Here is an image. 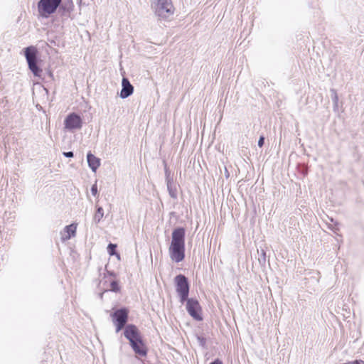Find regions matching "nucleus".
<instances>
[{"label": "nucleus", "mask_w": 364, "mask_h": 364, "mask_svg": "<svg viewBox=\"0 0 364 364\" xmlns=\"http://www.w3.org/2000/svg\"><path fill=\"white\" fill-rule=\"evenodd\" d=\"M168 252L170 258L175 262H180L184 259L185 230L183 228H177L173 231Z\"/></svg>", "instance_id": "1"}, {"label": "nucleus", "mask_w": 364, "mask_h": 364, "mask_svg": "<svg viewBox=\"0 0 364 364\" xmlns=\"http://www.w3.org/2000/svg\"><path fill=\"white\" fill-rule=\"evenodd\" d=\"M151 9L160 18L166 19L174 13L171 0H151Z\"/></svg>", "instance_id": "2"}, {"label": "nucleus", "mask_w": 364, "mask_h": 364, "mask_svg": "<svg viewBox=\"0 0 364 364\" xmlns=\"http://www.w3.org/2000/svg\"><path fill=\"white\" fill-rule=\"evenodd\" d=\"M62 0H40L38 3V11L43 18H48L54 14Z\"/></svg>", "instance_id": "3"}, {"label": "nucleus", "mask_w": 364, "mask_h": 364, "mask_svg": "<svg viewBox=\"0 0 364 364\" xmlns=\"http://www.w3.org/2000/svg\"><path fill=\"white\" fill-rule=\"evenodd\" d=\"M36 53V48L33 46H29L25 49V57L29 69L35 76L40 77L42 73V70L37 66Z\"/></svg>", "instance_id": "4"}, {"label": "nucleus", "mask_w": 364, "mask_h": 364, "mask_svg": "<svg viewBox=\"0 0 364 364\" xmlns=\"http://www.w3.org/2000/svg\"><path fill=\"white\" fill-rule=\"evenodd\" d=\"M176 291L181 298V302L183 303L187 299L189 292V286L187 279L183 275H178L175 277Z\"/></svg>", "instance_id": "5"}, {"label": "nucleus", "mask_w": 364, "mask_h": 364, "mask_svg": "<svg viewBox=\"0 0 364 364\" xmlns=\"http://www.w3.org/2000/svg\"><path fill=\"white\" fill-rule=\"evenodd\" d=\"M64 126V128L68 131L78 130L82 128V120L78 114L71 113L65 117Z\"/></svg>", "instance_id": "6"}, {"label": "nucleus", "mask_w": 364, "mask_h": 364, "mask_svg": "<svg viewBox=\"0 0 364 364\" xmlns=\"http://www.w3.org/2000/svg\"><path fill=\"white\" fill-rule=\"evenodd\" d=\"M112 321L116 326V332L120 331L125 326L128 318V311L124 309L117 310L112 314Z\"/></svg>", "instance_id": "7"}, {"label": "nucleus", "mask_w": 364, "mask_h": 364, "mask_svg": "<svg viewBox=\"0 0 364 364\" xmlns=\"http://www.w3.org/2000/svg\"><path fill=\"white\" fill-rule=\"evenodd\" d=\"M186 309L188 314L196 320L200 321V306L198 301L193 299H187Z\"/></svg>", "instance_id": "8"}, {"label": "nucleus", "mask_w": 364, "mask_h": 364, "mask_svg": "<svg viewBox=\"0 0 364 364\" xmlns=\"http://www.w3.org/2000/svg\"><path fill=\"white\" fill-rule=\"evenodd\" d=\"M124 334L126 338L129 341L130 343L134 341H139V340L141 338L139 331L136 326L132 324L126 326Z\"/></svg>", "instance_id": "9"}, {"label": "nucleus", "mask_w": 364, "mask_h": 364, "mask_svg": "<svg viewBox=\"0 0 364 364\" xmlns=\"http://www.w3.org/2000/svg\"><path fill=\"white\" fill-rule=\"evenodd\" d=\"M77 226V223H72L65 226L60 232L61 240L65 242L75 237L76 235Z\"/></svg>", "instance_id": "10"}, {"label": "nucleus", "mask_w": 364, "mask_h": 364, "mask_svg": "<svg viewBox=\"0 0 364 364\" xmlns=\"http://www.w3.org/2000/svg\"><path fill=\"white\" fill-rule=\"evenodd\" d=\"M134 353L139 357H145L147 354V348L142 341V338L139 339V341H134L130 343Z\"/></svg>", "instance_id": "11"}, {"label": "nucleus", "mask_w": 364, "mask_h": 364, "mask_svg": "<svg viewBox=\"0 0 364 364\" xmlns=\"http://www.w3.org/2000/svg\"><path fill=\"white\" fill-rule=\"evenodd\" d=\"M122 89L120 92L121 98L124 99L132 95L134 92V87L131 85L130 82L127 78H122Z\"/></svg>", "instance_id": "12"}, {"label": "nucleus", "mask_w": 364, "mask_h": 364, "mask_svg": "<svg viewBox=\"0 0 364 364\" xmlns=\"http://www.w3.org/2000/svg\"><path fill=\"white\" fill-rule=\"evenodd\" d=\"M87 160L89 167L93 172H96L100 166V159L89 152L87 155Z\"/></svg>", "instance_id": "13"}, {"label": "nucleus", "mask_w": 364, "mask_h": 364, "mask_svg": "<svg viewBox=\"0 0 364 364\" xmlns=\"http://www.w3.org/2000/svg\"><path fill=\"white\" fill-rule=\"evenodd\" d=\"M104 217V210L102 207H99L93 217V221L95 223H99Z\"/></svg>", "instance_id": "14"}, {"label": "nucleus", "mask_w": 364, "mask_h": 364, "mask_svg": "<svg viewBox=\"0 0 364 364\" xmlns=\"http://www.w3.org/2000/svg\"><path fill=\"white\" fill-rule=\"evenodd\" d=\"M167 188L171 197L176 198L177 197V191L176 188L172 187V183L169 179H167Z\"/></svg>", "instance_id": "15"}, {"label": "nucleus", "mask_w": 364, "mask_h": 364, "mask_svg": "<svg viewBox=\"0 0 364 364\" xmlns=\"http://www.w3.org/2000/svg\"><path fill=\"white\" fill-rule=\"evenodd\" d=\"M331 93H332V100H333V107H334V109H336L338 108V94L336 92V91L333 89H332L331 90Z\"/></svg>", "instance_id": "16"}, {"label": "nucleus", "mask_w": 364, "mask_h": 364, "mask_svg": "<svg viewBox=\"0 0 364 364\" xmlns=\"http://www.w3.org/2000/svg\"><path fill=\"white\" fill-rule=\"evenodd\" d=\"M117 247V245H114V244H109L107 247V250H108V252L109 253L110 255H117V257L118 259H120V256L119 255L117 254L115 252V249Z\"/></svg>", "instance_id": "17"}, {"label": "nucleus", "mask_w": 364, "mask_h": 364, "mask_svg": "<svg viewBox=\"0 0 364 364\" xmlns=\"http://www.w3.org/2000/svg\"><path fill=\"white\" fill-rule=\"evenodd\" d=\"M328 228H329L331 230H333L334 232H336H336H337V231L339 230V229H338V225H337L336 223V224H334V225H331V224H329V225H328Z\"/></svg>", "instance_id": "18"}, {"label": "nucleus", "mask_w": 364, "mask_h": 364, "mask_svg": "<svg viewBox=\"0 0 364 364\" xmlns=\"http://www.w3.org/2000/svg\"><path fill=\"white\" fill-rule=\"evenodd\" d=\"M91 192L93 196H96L97 194V186L96 183L92 185V186L91 188Z\"/></svg>", "instance_id": "19"}, {"label": "nucleus", "mask_w": 364, "mask_h": 364, "mask_svg": "<svg viewBox=\"0 0 364 364\" xmlns=\"http://www.w3.org/2000/svg\"><path fill=\"white\" fill-rule=\"evenodd\" d=\"M111 287H112V291H117L118 290V284H117V283L116 282H112L111 283Z\"/></svg>", "instance_id": "20"}, {"label": "nucleus", "mask_w": 364, "mask_h": 364, "mask_svg": "<svg viewBox=\"0 0 364 364\" xmlns=\"http://www.w3.org/2000/svg\"><path fill=\"white\" fill-rule=\"evenodd\" d=\"M264 136H260L259 137V139L258 141V146L259 147H262L264 144Z\"/></svg>", "instance_id": "21"}, {"label": "nucleus", "mask_w": 364, "mask_h": 364, "mask_svg": "<svg viewBox=\"0 0 364 364\" xmlns=\"http://www.w3.org/2000/svg\"><path fill=\"white\" fill-rule=\"evenodd\" d=\"M63 155H64L65 157L70 158V157H73V152H72V151L63 152Z\"/></svg>", "instance_id": "22"}, {"label": "nucleus", "mask_w": 364, "mask_h": 364, "mask_svg": "<svg viewBox=\"0 0 364 364\" xmlns=\"http://www.w3.org/2000/svg\"><path fill=\"white\" fill-rule=\"evenodd\" d=\"M210 364H223V363L220 360H215L214 362L211 363Z\"/></svg>", "instance_id": "23"}]
</instances>
